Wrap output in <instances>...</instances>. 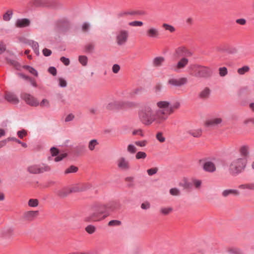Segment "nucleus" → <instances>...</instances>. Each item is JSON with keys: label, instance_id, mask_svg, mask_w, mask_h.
<instances>
[{"label": "nucleus", "instance_id": "40", "mask_svg": "<svg viewBox=\"0 0 254 254\" xmlns=\"http://www.w3.org/2000/svg\"><path fill=\"white\" fill-rule=\"evenodd\" d=\"M250 70V67L248 66H244L241 68H239L237 72L240 75H243L245 73L248 72Z\"/></svg>", "mask_w": 254, "mask_h": 254}, {"label": "nucleus", "instance_id": "52", "mask_svg": "<svg viewBox=\"0 0 254 254\" xmlns=\"http://www.w3.org/2000/svg\"><path fill=\"white\" fill-rule=\"evenodd\" d=\"M58 81L59 85L61 87H65L67 86L66 81L64 79L60 77L58 79Z\"/></svg>", "mask_w": 254, "mask_h": 254}, {"label": "nucleus", "instance_id": "35", "mask_svg": "<svg viewBox=\"0 0 254 254\" xmlns=\"http://www.w3.org/2000/svg\"><path fill=\"white\" fill-rule=\"evenodd\" d=\"M162 27L165 30L169 31L171 33H173L175 31V28L171 25H169L167 23H163L162 24Z\"/></svg>", "mask_w": 254, "mask_h": 254}, {"label": "nucleus", "instance_id": "63", "mask_svg": "<svg viewBox=\"0 0 254 254\" xmlns=\"http://www.w3.org/2000/svg\"><path fill=\"white\" fill-rule=\"evenodd\" d=\"M27 134L26 131L23 129L22 130H19L17 132V135L18 137L20 138H22L24 136L26 135Z\"/></svg>", "mask_w": 254, "mask_h": 254}, {"label": "nucleus", "instance_id": "3", "mask_svg": "<svg viewBox=\"0 0 254 254\" xmlns=\"http://www.w3.org/2000/svg\"><path fill=\"white\" fill-rule=\"evenodd\" d=\"M247 159L242 157L233 159L229 167V173L233 176H236L242 173L245 169Z\"/></svg>", "mask_w": 254, "mask_h": 254}, {"label": "nucleus", "instance_id": "56", "mask_svg": "<svg viewBox=\"0 0 254 254\" xmlns=\"http://www.w3.org/2000/svg\"><path fill=\"white\" fill-rule=\"evenodd\" d=\"M67 156L66 153H62L57 156L55 158V161L59 162L63 160L64 158H65Z\"/></svg>", "mask_w": 254, "mask_h": 254}, {"label": "nucleus", "instance_id": "54", "mask_svg": "<svg viewBox=\"0 0 254 254\" xmlns=\"http://www.w3.org/2000/svg\"><path fill=\"white\" fill-rule=\"evenodd\" d=\"M121 69V67L118 64H114L112 68V71L114 73L117 74Z\"/></svg>", "mask_w": 254, "mask_h": 254}, {"label": "nucleus", "instance_id": "18", "mask_svg": "<svg viewBox=\"0 0 254 254\" xmlns=\"http://www.w3.org/2000/svg\"><path fill=\"white\" fill-rule=\"evenodd\" d=\"M30 24V20L28 18H21L16 20L15 26L17 28H24L28 27Z\"/></svg>", "mask_w": 254, "mask_h": 254}, {"label": "nucleus", "instance_id": "19", "mask_svg": "<svg viewBox=\"0 0 254 254\" xmlns=\"http://www.w3.org/2000/svg\"><path fill=\"white\" fill-rule=\"evenodd\" d=\"M203 169L207 172L212 173L215 171L216 167L215 164L211 161H205L202 166Z\"/></svg>", "mask_w": 254, "mask_h": 254}, {"label": "nucleus", "instance_id": "4", "mask_svg": "<svg viewBox=\"0 0 254 254\" xmlns=\"http://www.w3.org/2000/svg\"><path fill=\"white\" fill-rule=\"evenodd\" d=\"M194 76L197 78H208L212 75V70L208 66L197 65L194 66Z\"/></svg>", "mask_w": 254, "mask_h": 254}, {"label": "nucleus", "instance_id": "39", "mask_svg": "<svg viewBox=\"0 0 254 254\" xmlns=\"http://www.w3.org/2000/svg\"><path fill=\"white\" fill-rule=\"evenodd\" d=\"M98 144L97 140L96 139H92L90 141L88 144L89 149L91 151L93 150L96 145Z\"/></svg>", "mask_w": 254, "mask_h": 254}, {"label": "nucleus", "instance_id": "61", "mask_svg": "<svg viewBox=\"0 0 254 254\" xmlns=\"http://www.w3.org/2000/svg\"><path fill=\"white\" fill-rule=\"evenodd\" d=\"M41 107H49V101L46 99H43L40 104Z\"/></svg>", "mask_w": 254, "mask_h": 254}, {"label": "nucleus", "instance_id": "31", "mask_svg": "<svg viewBox=\"0 0 254 254\" xmlns=\"http://www.w3.org/2000/svg\"><path fill=\"white\" fill-rule=\"evenodd\" d=\"M86 149L85 146L84 145H79L75 148V153L79 155L85 152Z\"/></svg>", "mask_w": 254, "mask_h": 254}, {"label": "nucleus", "instance_id": "14", "mask_svg": "<svg viewBox=\"0 0 254 254\" xmlns=\"http://www.w3.org/2000/svg\"><path fill=\"white\" fill-rule=\"evenodd\" d=\"M121 105L122 109H133L138 108H140L141 107L140 104L138 103L133 102H128L123 100H121Z\"/></svg>", "mask_w": 254, "mask_h": 254}, {"label": "nucleus", "instance_id": "41", "mask_svg": "<svg viewBox=\"0 0 254 254\" xmlns=\"http://www.w3.org/2000/svg\"><path fill=\"white\" fill-rule=\"evenodd\" d=\"M78 171V168L75 166H70L69 168L66 169L64 172L65 174L75 173Z\"/></svg>", "mask_w": 254, "mask_h": 254}, {"label": "nucleus", "instance_id": "38", "mask_svg": "<svg viewBox=\"0 0 254 254\" xmlns=\"http://www.w3.org/2000/svg\"><path fill=\"white\" fill-rule=\"evenodd\" d=\"M78 61L83 66H86L87 64L88 59L85 56H79Z\"/></svg>", "mask_w": 254, "mask_h": 254}, {"label": "nucleus", "instance_id": "7", "mask_svg": "<svg viewBox=\"0 0 254 254\" xmlns=\"http://www.w3.org/2000/svg\"><path fill=\"white\" fill-rule=\"evenodd\" d=\"M51 170V168L47 165L43 164L42 166L38 165H33L29 166L27 170L30 174H40L45 172H48Z\"/></svg>", "mask_w": 254, "mask_h": 254}, {"label": "nucleus", "instance_id": "48", "mask_svg": "<svg viewBox=\"0 0 254 254\" xmlns=\"http://www.w3.org/2000/svg\"><path fill=\"white\" fill-rule=\"evenodd\" d=\"M31 3L36 6H41L44 4V0H33Z\"/></svg>", "mask_w": 254, "mask_h": 254}, {"label": "nucleus", "instance_id": "21", "mask_svg": "<svg viewBox=\"0 0 254 254\" xmlns=\"http://www.w3.org/2000/svg\"><path fill=\"white\" fill-rule=\"evenodd\" d=\"M121 104V100L113 101L107 104L106 109L108 110H121L122 109Z\"/></svg>", "mask_w": 254, "mask_h": 254}, {"label": "nucleus", "instance_id": "13", "mask_svg": "<svg viewBox=\"0 0 254 254\" xmlns=\"http://www.w3.org/2000/svg\"><path fill=\"white\" fill-rule=\"evenodd\" d=\"M117 163L118 167L122 170L127 171L130 168L129 161L124 157L119 158Z\"/></svg>", "mask_w": 254, "mask_h": 254}, {"label": "nucleus", "instance_id": "9", "mask_svg": "<svg viewBox=\"0 0 254 254\" xmlns=\"http://www.w3.org/2000/svg\"><path fill=\"white\" fill-rule=\"evenodd\" d=\"M92 187L91 184H77L71 187H69L70 193H77L82 191H85Z\"/></svg>", "mask_w": 254, "mask_h": 254}, {"label": "nucleus", "instance_id": "53", "mask_svg": "<svg viewBox=\"0 0 254 254\" xmlns=\"http://www.w3.org/2000/svg\"><path fill=\"white\" fill-rule=\"evenodd\" d=\"M134 144L138 146L144 147L147 144V141L146 140L141 141H136L134 142Z\"/></svg>", "mask_w": 254, "mask_h": 254}, {"label": "nucleus", "instance_id": "59", "mask_svg": "<svg viewBox=\"0 0 254 254\" xmlns=\"http://www.w3.org/2000/svg\"><path fill=\"white\" fill-rule=\"evenodd\" d=\"M132 134L133 135H138L141 136H144V133H143L142 130L141 129H138L133 130L132 131Z\"/></svg>", "mask_w": 254, "mask_h": 254}, {"label": "nucleus", "instance_id": "50", "mask_svg": "<svg viewBox=\"0 0 254 254\" xmlns=\"http://www.w3.org/2000/svg\"><path fill=\"white\" fill-rule=\"evenodd\" d=\"M13 234V230L10 228L7 229L3 232V237H10Z\"/></svg>", "mask_w": 254, "mask_h": 254}, {"label": "nucleus", "instance_id": "5", "mask_svg": "<svg viewBox=\"0 0 254 254\" xmlns=\"http://www.w3.org/2000/svg\"><path fill=\"white\" fill-rule=\"evenodd\" d=\"M223 119L218 116H211L207 118L204 122V126L209 129L217 128L221 126Z\"/></svg>", "mask_w": 254, "mask_h": 254}, {"label": "nucleus", "instance_id": "51", "mask_svg": "<svg viewBox=\"0 0 254 254\" xmlns=\"http://www.w3.org/2000/svg\"><path fill=\"white\" fill-rule=\"evenodd\" d=\"M170 193L171 195L174 196H178L180 194V191L179 189L175 188L170 190Z\"/></svg>", "mask_w": 254, "mask_h": 254}, {"label": "nucleus", "instance_id": "45", "mask_svg": "<svg viewBox=\"0 0 254 254\" xmlns=\"http://www.w3.org/2000/svg\"><path fill=\"white\" fill-rule=\"evenodd\" d=\"M180 104L179 102H175L172 104L170 103L169 110L173 111V110H178L179 109Z\"/></svg>", "mask_w": 254, "mask_h": 254}, {"label": "nucleus", "instance_id": "1", "mask_svg": "<svg viewBox=\"0 0 254 254\" xmlns=\"http://www.w3.org/2000/svg\"><path fill=\"white\" fill-rule=\"evenodd\" d=\"M169 112H139L140 121L145 125H149L154 121L160 123L166 120Z\"/></svg>", "mask_w": 254, "mask_h": 254}, {"label": "nucleus", "instance_id": "11", "mask_svg": "<svg viewBox=\"0 0 254 254\" xmlns=\"http://www.w3.org/2000/svg\"><path fill=\"white\" fill-rule=\"evenodd\" d=\"M21 98L27 104L30 106H37L39 104L37 99L30 94L23 93L21 94Z\"/></svg>", "mask_w": 254, "mask_h": 254}, {"label": "nucleus", "instance_id": "15", "mask_svg": "<svg viewBox=\"0 0 254 254\" xmlns=\"http://www.w3.org/2000/svg\"><path fill=\"white\" fill-rule=\"evenodd\" d=\"M146 35L149 38H157L160 35L159 29L155 27H149L145 32Z\"/></svg>", "mask_w": 254, "mask_h": 254}, {"label": "nucleus", "instance_id": "32", "mask_svg": "<svg viewBox=\"0 0 254 254\" xmlns=\"http://www.w3.org/2000/svg\"><path fill=\"white\" fill-rule=\"evenodd\" d=\"M173 211V208L171 207H161L160 209V213L164 215H167L172 212Z\"/></svg>", "mask_w": 254, "mask_h": 254}, {"label": "nucleus", "instance_id": "23", "mask_svg": "<svg viewBox=\"0 0 254 254\" xmlns=\"http://www.w3.org/2000/svg\"><path fill=\"white\" fill-rule=\"evenodd\" d=\"M165 61L164 57L162 56L156 57L152 60V65L154 67H158L162 66Z\"/></svg>", "mask_w": 254, "mask_h": 254}, {"label": "nucleus", "instance_id": "16", "mask_svg": "<svg viewBox=\"0 0 254 254\" xmlns=\"http://www.w3.org/2000/svg\"><path fill=\"white\" fill-rule=\"evenodd\" d=\"M4 98L7 102L13 104H16L19 102L17 95L11 92H6L5 94Z\"/></svg>", "mask_w": 254, "mask_h": 254}, {"label": "nucleus", "instance_id": "46", "mask_svg": "<svg viewBox=\"0 0 254 254\" xmlns=\"http://www.w3.org/2000/svg\"><path fill=\"white\" fill-rule=\"evenodd\" d=\"M147 156L145 152L142 151L138 152L135 155L136 159H145Z\"/></svg>", "mask_w": 254, "mask_h": 254}, {"label": "nucleus", "instance_id": "12", "mask_svg": "<svg viewBox=\"0 0 254 254\" xmlns=\"http://www.w3.org/2000/svg\"><path fill=\"white\" fill-rule=\"evenodd\" d=\"M188 64L189 60L187 58L183 57L173 66L172 69L176 72H179L181 70L185 68Z\"/></svg>", "mask_w": 254, "mask_h": 254}, {"label": "nucleus", "instance_id": "20", "mask_svg": "<svg viewBox=\"0 0 254 254\" xmlns=\"http://www.w3.org/2000/svg\"><path fill=\"white\" fill-rule=\"evenodd\" d=\"M56 193L58 197L63 198L67 197L70 192L69 187H64L56 191Z\"/></svg>", "mask_w": 254, "mask_h": 254}, {"label": "nucleus", "instance_id": "62", "mask_svg": "<svg viewBox=\"0 0 254 254\" xmlns=\"http://www.w3.org/2000/svg\"><path fill=\"white\" fill-rule=\"evenodd\" d=\"M244 124L245 125H248L249 124H252L254 125V117L253 118H250L246 120H245L244 121Z\"/></svg>", "mask_w": 254, "mask_h": 254}, {"label": "nucleus", "instance_id": "17", "mask_svg": "<svg viewBox=\"0 0 254 254\" xmlns=\"http://www.w3.org/2000/svg\"><path fill=\"white\" fill-rule=\"evenodd\" d=\"M105 207V213H109L110 211H114L120 207V204L117 202H110L106 205L102 204Z\"/></svg>", "mask_w": 254, "mask_h": 254}, {"label": "nucleus", "instance_id": "49", "mask_svg": "<svg viewBox=\"0 0 254 254\" xmlns=\"http://www.w3.org/2000/svg\"><path fill=\"white\" fill-rule=\"evenodd\" d=\"M122 224L121 222L119 220H113L109 222L108 226H120Z\"/></svg>", "mask_w": 254, "mask_h": 254}, {"label": "nucleus", "instance_id": "8", "mask_svg": "<svg viewBox=\"0 0 254 254\" xmlns=\"http://www.w3.org/2000/svg\"><path fill=\"white\" fill-rule=\"evenodd\" d=\"M174 55L177 58L184 57H191L192 55V53L187 48L184 46H181L177 48L174 52Z\"/></svg>", "mask_w": 254, "mask_h": 254}, {"label": "nucleus", "instance_id": "10", "mask_svg": "<svg viewBox=\"0 0 254 254\" xmlns=\"http://www.w3.org/2000/svg\"><path fill=\"white\" fill-rule=\"evenodd\" d=\"M188 79L186 77H181L179 78H171L168 79V84L176 87H180L187 84Z\"/></svg>", "mask_w": 254, "mask_h": 254}, {"label": "nucleus", "instance_id": "37", "mask_svg": "<svg viewBox=\"0 0 254 254\" xmlns=\"http://www.w3.org/2000/svg\"><path fill=\"white\" fill-rule=\"evenodd\" d=\"M28 206L32 207H35L39 204V201L37 199H30L28 202Z\"/></svg>", "mask_w": 254, "mask_h": 254}, {"label": "nucleus", "instance_id": "58", "mask_svg": "<svg viewBox=\"0 0 254 254\" xmlns=\"http://www.w3.org/2000/svg\"><path fill=\"white\" fill-rule=\"evenodd\" d=\"M51 153L53 156H56L58 155L59 151V150L54 147H53L50 149Z\"/></svg>", "mask_w": 254, "mask_h": 254}, {"label": "nucleus", "instance_id": "43", "mask_svg": "<svg viewBox=\"0 0 254 254\" xmlns=\"http://www.w3.org/2000/svg\"><path fill=\"white\" fill-rule=\"evenodd\" d=\"M128 25L132 27H141L143 25V23L142 21H134L128 23Z\"/></svg>", "mask_w": 254, "mask_h": 254}, {"label": "nucleus", "instance_id": "34", "mask_svg": "<svg viewBox=\"0 0 254 254\" xmlns=\"http://www.w3.org/2000/svg\"><path fill=\"white\" fill-rule=\"evenodd\" d=\"M13 14L12 10H8L3 15V19L5 21L10 20Z\"/></svg>", "mask_w": 254, "mask_h": 254}, {"label": "nucleus", "instance_id": "64", "mask_svg": "<svg viewBox=\"0 0 254 254\" xmlns=\"http://www.w3.org/2000/svg\"><path fill=\"white\" fill-rule=\"evenodd\" d=\"M48 71L52 74L53 75H56L57 74V69L54 67H50L48 69Z\"/></svg>", "mask_w": 254, "mask_h": 254}, {"label": "nucleus", "instance_id": "47", "mask_svg": "<svg viewBox=\"0 0 254 254\" xmlns=\"http://www.w3.org/2000/svg\"><path fill=\"white\" fill-rule=\"evenodd\" d=\"M127 150L128 152L134 154L136 152L137 149L134 145L130 144L127 146Z\"/></svg>", "mask_w": 254, "mask_h": 254}, {"label": "nucleus", "instance_id": "6", "mask_svg": "<svg viewBox=\"0 0 254 254\" xmlns=\"http://www.w3.org/2000/svg\"><path fill=\"white\" fill-rule=\"evenodd\" d=\"M129 37V32L126 29H120L116 34V42L119 46L125 45Z\"/></svg>", "mask_w": 254, "mask_h": 254}, {"label": "nucleus", "instance_id": "30", "mask_svg": "<svg viewBox=\"0 0 254 254\" xmlns=\"http://www.w3.org/2000/svg\"><path fill=\"white\" fill-rule=\"evenodd\" d=\"M23 68L27 70L29 73L34 75L36 77L38 76V73L37 71L33 67L29 65H24Z\"/></svg>", "mask_w": 254, "mask_h": 254}, {"label": "nucleus", "instance_id": "57", "mask_svg": "<svg viewBox=\"0 0 254 254\" xmlns=\"http://www.w3.org/2000/svg\"><path fill=\"white\" fill-rule=\"evenodd\" d=\"M60 60L66 66L70 64V61L69 59L64 57H61Z\"/></svg>", "mask_w": 254, "mask_h": 254}, {"label": "nucleus", "instance_id": "27", "mask_svg": "<svg viewBox=\"0 0 254 254\" xmlns=\"http://www.w3.org/2000/svg\"><path fill=\"white\" fill-rule=\"evenodd\" d=\"M157 106L159 109L169 110L170 103L166 101H161L157 103Z\"/></svg>", "mask_w": 254, "mask_h": 254}, {"label": "nucleus", "instance_id": "2", "mask_svg": "<svg viewBox=\"0 0 254 254\" xmlns=\"http://www.w3.org/2000/svg\"><path fill=\"white\" fill-rule=\"evenodd\" d=\"M109 215V213H105V206L102 204L96 205L92 207L91 213L84 218V221L86 222H99Z\"/></svg>", "mask_w": 254, "mask_h": 254}, {"label": "nucleus", "instance_id": "29", "mask_svg": "<svg viewBox=\"0 0 254 254\" xmlns=\"http://www.w3.org/2000/svg\"><path fill=\"white\" fill-rule=\"evenodd\" d=\"M239 188L243 190H254V183L241 185L239 186Z\"/></svg>", "mask_w": 254, "mask_h": 254}, {"label": "nucleus", "instance_id": "44", "mask_svg": "<svg viewBox=\"0 0 254 254\" xmlns=\"http://www.w3.org/2000/svg\"><path fill=\"white\" fill-rule=\"evenodd\" d=\"M219 74L220 76L224 77L228 74V70L226 67H222L219 68Z\"/></svg>", "mask_w": 254, "mask_h": 254}, {"label": "nucleus", "instance_id": "60", "mask_svg": "<svg viewBox=\"0 0 254 254\" xmlns=\"http://www.w3.org/2000/svg\"><path fill=\"white\" fill-rule=\"evenodd\" d=\"M75 115H73L72 113L69 114L65 118V122H70L74 118Z\"/></svg>", "mask_w": 254, "mask_h": 254}, {"label": "nucleus", "instance_id": "55", "mask_svg": "<svg viewBox=\"0 0 254 254\" xmlns=\"http://www.w3.org/2000/svg\"><path fill=\"white\" fill-rule=\"evenodd\" d=\"M158 171V168L156 167L151 168L147 170V172L149 176H152L155 174Z\"/></svg>", "mask_w": 254, "mask_h": 254}, {"label": "nucleus", "instance_id": "26", "mask_svg": "<svg viewBox=\"0 0 254 254\" xmlns=\"http://www.w3.org/2000/svg\"><path fill=\"white\" fill-rule=\"evenodd\" d=\"M230 194L238 196L240 194V192L237 190L234 189L225 190L222 192V195L224 197H226Z\"/></svg>", "mask_w": 254, "mask_h": 254}, {"label": "nucleus", "instance_id": "22", "mask_svg": "<svg viewBox=\"0 0 254 254\" xmlns=\"http://www.w3.org/2000/svg\"><path fill=\"white\" fill-rule=\"evenodd\" d=\"M38 211H29L25 212L23 215V218L25 220L32 221L38 215Z\"/></svg>", "mask_w": 254, "mask_h": 254}, {"label": "nucleus", "instance_id": "33", "mask_svg": "<svg viewBox=\"0 0 254 254\" xmlns=\"http://www.w3.org/2000/svg\"><path fill=\"white\" fill-rule=\"evenodd\" d=\"M240 152L243 157L246 158L249 154V147L247 146H242L240 149Z\"/></svg>", "mask_w": 254, "mask_h": 254}, {"label": "nucleus", "instance_id": "24", "mask_svg": "<svg viewBox=\"0 0 254 254\" xmlns=\"http://www.w3.org/2000/svg\"><path fill=\"white\" fill-rule=\"evenodd\" d=\"M187 133L194 137L198 138L201 136L202 130L201 128L190 129L187 131Z\"/></svg>", "mask_w": 254, "mask_h": 254}, {"label": "nucleus", "instance_id": "25", "mask_svg": "<svg viewBox=\"0 0 254 254\" xmlns=\"http://www.w3.org/2000/svg\"><path fill=\"white\" fill-rule=\"evenodd\" d=\"M26 43L30 45L32 48L36 55H38L39 54V44L37 42L33 40H29L26 42Z\"/></svg>", "mask_w": 254, "mask_h": 254}, {"label": "nucleus", "instance_id": "28", "mask_svg": "<svg viewBox=\"0 0 254 254\" xmlns=\"http://www.w3.org/2000/svg\"><path fill=\"white\" fill-rule=\"evenodd\" d=\"M210 94V90L209 88L206 87L199 93V97L201 98L206 99L208 98Z\"/></svg>", "mask_w": 254, "mask_h": 254}, {"label": "nucleus", "instance_id": "36", "mask_svg": "<svg viewBox=\"0 0 254 254\" xmlns=\"http://www.w3.org/2000/svg\"><path fill=\"white\" fill-rule=\"evenodd\" d=\"M85 230L88 234H92L96 231V228L94 225H89L86 227Z\"/></svg>", "mask_w": 254, "mask_h": 254}, {"label": "nucleus", "instance_id": "42", "mask_svg": "<svg viewBox=\"0 0 254 254\" xmlns=\"http://www.w3.org/2000/svg\"><path fill=\"white\" fill-rule=\"evenodd\" d=\"M156 138L161 143L165 142L166 140L162 132H158L156 135Z\"/></svg>", "mask_w": 254, "mask_h": 254}]
</instances>
